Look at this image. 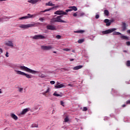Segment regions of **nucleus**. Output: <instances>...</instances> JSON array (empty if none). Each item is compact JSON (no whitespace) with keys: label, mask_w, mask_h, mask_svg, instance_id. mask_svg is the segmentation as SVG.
I'll return each mask as SVG.
<instances>
[{"label":"nucleus","mask_w":130,"mask_h":130,"mask_svg":"<svg viewBox=\"0 0 130 130\" xmlns=\"http://www.w3.org/2000/svg\"><path fill=\"white\" fill-rule=\"evenodd\" d=\"M115 31H116V28H113L112 29H107L105 31H102V34H110V33H112V32H113V35H121L120 38L121 39H124L125 40H129V39H128V37L127 36H123L121 33Z\"/></svg>","instance_id":"f257e3e1"},{"label":"nucleus","mask_w":130,"mask_h":130,"mask_svg":"<svg viewBox=\"0 0 130 130\" xmlns=\"http://www.w3.org/2000/svg\"><path fill=\"white\" fill-rule=\"evenodd\" d=\"M39 25H41L40 22H32V24H21L19 26V28H21L22 29H28V28L35 27V26H39Z\"/></svg>","instance_id":"f03ea898"},{"label":"nucleus","mask_w":130,"mask_h":130,"mask_svg":"<svg viewBox=\"0 0 130 130\" xmlns=\"http://www.w3.org/2000/svg\"><path fill=\"white\" fill-rule=\"evenodd\" d=\"M18 68L21 71H25V72L30 73V74H34V75H35V74H37V73H39V72L38 71L33 70L32 69H30V68L26 67L25 66H19L18 67Z\"/></svg>","instance_id":"7ed1b4c3"},{"label":"nucleus","mask_w":130,"mask_h":130,"mask_svg":"<svg viewBox=\"0 0 130 130\" xmlns=\"http://www.w3.org/2000/svg\"><path fill=\"white\" fill-rule=\"evenodd\" d=\"M62 15L58 16L56 17L53 18L51 19V23H55L58 22V23H67V21L61 20Z\"/></svg>","instance_id":"20e7f679"},{"label":"nucleus","mask_w":130,"mask_h":130,"mask_svg":"<svg viewBox=\"0 0 130 130\" xmlns=\"http://www.w3.org/2000/svg\"><path fill=\"white\" fill-rule=\"evenodd\" d=\"M15 73H16L17 75H20L21 76H25L27 79H31L32 75L29 74H27L25 72H22L21 71L14 70Z\"/></svg>","instance_id":"39448f33"},{"label":"nucleus","mask_w":130,"mask_h":130,"mask_svg":"<svg viewBox=\"0 0 130 130\" xmlns=\"http://www.w3.org/2000/svg\"><path fill=\"white\" fill-rule=\"evenodd\" d=\"M37 15H31L30 14H28L27 16H23L22 17H20L19 18V20H25L26 19H31V18H35L36 17Z\"/></svg>","instance_id":"423d86ee"},{"label":"nucleus","mask_w":130,"mask_h":130,"mask_svg":"<svg viewBox=\"0 0 130 130\" xmlns=\"http://www.w3.org/2000/svg\"><path fill=\"white\" fill-rule=\"evenodd\" d=\"M31 38L32 39H35V40H38L39 39H46V37L42 36V35H38L31 37Z\"/></svg>","instance_id":"0eeeda50"},{"label":"nucleus","mask_w":130,"mask_h":130,"mask_svg":"<svg viewBox=\"0 0 130 130\" xmlns=\"http://www.w3.org/2000/svg\"><path fill=\"white\" fill-rule=\"evenodd\" d=\"M53 48V47L50 45H48V46H41V49L42 50H51Z\"/></svg>","instance_id":"6e6552de"},{"label":"nucleus","mask_w":130,"mask_h":130,"mask_svg":"<svg viewBox=\"0 0 130 130\" xmlns=\"http://www.w3.org/2000/svg\"><path fill=\"white\" fill-rule=\"evenodd\" d=\"M67 85L66 83L64 84H59L58 82L57 83V85L55 86L56 89H60V88L66 87Z\"/></svg>","instance_id":"1a4fd4ad"},{"label":"nucleus","mask_w":130,"mask_h":130,"mask_svg":"<svg viewBox=\"0 0 130 130\" xmlns=\"http://www.w3.org/2000/svg\"><path fill=\"white\" fill-rule=\"evenodd\" d=\"M55 15H64L65 16L68 15V13L67 12H64L62 10H58L54 12Z\"/></svg>","instance_id":"9d476101"},{"label":"nucleus","mask_w":130,"mask_h":130,"mask_svg":"<svg viewBox=\"0 0 130 130\" xmlns=\"http://www.w3.org/2000/svg\"><path fill=\"white\" fill-rule=\"evenodd\" d=\"M59 7V6L57 5L54 7H53L51 8H49L48 9H46L44 11H42L40 12V14H41V13H45V12H49V11H51V10H54V9H57V8H58Z\"/></svg>","instance_id":"9b49d317"},{"label":"nucleus","mask_w":130,"mask_h":130,"mask_svg":"<svg viewBox=\"0 0 130 130\" xmlns=\"http://www.w3.org/2000/svg\"><path fill=\"white\" fill-rule=\"evenodd\" d=\"M113 21L112 20H109L108 19H106L104 20V23H106V25L108 26L111 25V23H112Z\"/></svg>","instance_id":"f8f14e48"},{"label":"nucleus","mask_w":130,"mask_h":130,"mask_svg":"<svg viewBox=\"0 0 130 130\" xmlns=\"http://www.w3.org/2000/svg\"><path fill=\"white\" fill-rule=\"evenodd\" d=\"M46 28L47 30H56V28H55V26L52 25H47L46 26Z\"/></svg>","instance_id":"ddd939ff"},{"label":"nucleus","mask_w":130,"mask_h":130,"mask_svg":"<svg viewBox=\"0 0 130 130\" xmlns=\"http://www.w3.org/2000/svg\"><path fill=\"white\" fill-rule=\"evenodd\" d=\"M6 45L7 46H9L10 47H14V44L13 43V41H8L6 43Z\"/></svg>","instance_id":"4468645a"},{"label":"nucleus","mask_w":130,"mask_h":130,"mask_svg":"<svg viewBox=\"0 0 130 130\" xmlns=\"http://www.w3.org/2000/svg\"><path fill=\"white\" fill-rule=\"evenodd\" d=\"M127 27V25H126V23L125 22H122V31H125L126 30V27Z\"/></svg>","instance_id":"2eb2a0df"},{"label":"nucleus","mask_w":130,"mask_h":130,"mask_svg":"<svg viewBox=\"0 0 130 130\" xmlns=\"http://www.w3.org/2000/svg\"><path fill=\"white\" fill-rule=\"evenodd\" d=\"M30 111V108H29L24 109L21 112V114H22V115L25 114V113H27V112H28V111Z\"/></svg>","instance_id":"dca6fc26"},{"label":"nucleus","mask_w":130,"mask_h":130,"mask_svg":"<svg viewBox=\"0 0 130 130\" xmlns=\"http://www.w3.org/2000/svg\"><path fill=\"white\" fill-rule=\"evenodd\" d=\"M82 68H83V66L80 65V66H76V67H74L73 70L74 71H77L78 70H80V69H82Z\"/></svg>","instance_id":"f3484780"},{"label":"nucleus","mask_w":130,"mask_h":130,"mask_svg":"<svg viewBox=\"0 0 130 130\" xmlns=\"http://www.w3.org/2000/svg\"><path fill=\"white\" fill-rule=\"evenodd\" d=\"M28 3H30V4H33L34 5L38 3V0H29L28 1Z\"/></svg>","instance_id":"a211bd4d"},{"label":"nucleus","mask_w":130,"mask_h":130,"mask_svg":"<svg viewBox=\"0 0 130 130\" xmlns=\"http://www.w3.org/2000/svg\"><path fill=\"white\" fill-rule=\"evenodd\" d=\"M50 88L49 87H47V90L45 91L44 92L42 93L43 95H45V94H47L50 93Z\"/></svg>","instance_id":"6ab92c4d"},{"label":"nucleus","mask_w":130,"mask_h":130,"mask_svg":"<svg viewBox=\"0 0 130 130\" xmlns=\"http://www.w3.org/2000/svg\"><path fill=\"white\" fill-rule=\"evenodd\" d=\"M39 77L42 79H43V78H46V75L42 74V72H41L39 74Z\"/></svg>","instance_id":"aec40b11"},{"label":"nucleus","mask_w":130,"mask_h":130,"mask_svg":"<svg viewBox=\"0 0 130 130\" xmlns=\"http://www.w3.org/2000/svg\"><path fill=\"white\" fill-rule=\"evenodd\" d=\"M11 117L15 120H18V116H17V115H16L15 114H12Z\"/></svg>","instance_id":"412c9836"},{"label":"nucleus","mask_w":130,"mask_h":130,"mask_svg":"<svg viewBox=\"0 0 130 130\" xmlns=\"http://www.w3.org/2000/svg\"><path fill=\"white\" fill-rule=\"evenodd\" d=\"M69 9H71L72 11H78V8L76 6H71L69 7Z\"/></svg>","instance_id":"4be33fe9"},{"label":"nucleus","mask_w":130,"mask_h":130,"mask_svg":"<svg viewBox=\"0 0 130 130\" xmlns=\"http://www.w3.org/2000/svg\"><path fill=\"white\" fill-rule=\"evenodd\" d=\"M46 6H49V7H52L53 6H55V4H52V3L50 1L47 3H46Z\"/></svg>","instance_id":"5701e85b"},{"label":"nucleus","mask_w":130,"mask_h":130,"mask_svg":"<svg viewBox=\"0 0 130 130\" xmlns=\"http://www.w3.org/2000/svg\"><path fill=\"white\" fill-rule=\"evenodd\" d=\"M57 92L55 91L54 93L53 94V95L54 96H55L56 97H61V95L58 94V93H56Z\"/></svg>","instance_id":"b1692460"},{"label":"nucleus","mask_w":130,"mask_h":130,"mask_svg":"<svg viewBox=\"0 0 130 130\" xmlns=\"http://www.w3.org/2000/svg\"><path fill=\"white\" fill-rule=\"evenodd\" d=\"M74 33H84V32H85V30H80L74 31Z\"/></svg>","instance_id":"393cba45"},{"label":"nucleus","mask_w":130,"mask_h":130,"mask_svg":"<svg viewBox=\"0 0 130 130\" xmlns=\"http://www.w3.org/2000/svg\"><path fill=\"white\" fill-rule=\"evenodd\" d=\"M70 120V119H69L68 116H66L64 119V122H68Z\"/></svg>","instance_id":"a878e982"},{"label":"nucleus","mask_w":130,"mask_h":130,"mask_svg":"<svg viewBox=\"0 0 130 130\" xmlns=\"http://www.w3.org/2000/svg\"><path fill=\"white\" fill-rule=\"evenodd\" d=\"M104 14L106 16H108L109 15V12L108 11V10H106L104 11Z\"/></svg>","instance_id":"bb28decb"},{"label":"nucleus","mask_w":130,"mask_h":130,"mask_svg":"<svg viewBox=\"0 0 130 130\" xmlns=\"http://www.w3.org/2000/svg\"><path fill=\"white\" fill-rule=\"evenodd\" d=\"M51 93L50 92L48 93L47 94H44V96L45 97H50Z\"/></svg>","instance_id":"cd10ccee"},{"label":"nucleus","mask_w":130,"mask_h":130,"mask_svg":"<svg viewBox=\"0 0 130 130\" xmlns=\"http://www.w3.org/2000/svg\"><path fill=\"white\" fill-rule=\"evenodd\" d=\"M23 88H21V87H18V91L20 92V93H23Z\"/></svg>","instance_id":"c85d7f7f"},{"label":"nucleus","mask_w":130,"mask_h":130,"mask_svg":"<svg viewBox=\"0 0 130 130\" xmlns=\"http://www.w3.org/2000/svg\"><path fill=\"white\" fill-rule=\"evenodd\" d=\"M30 127H38V125H37V124H35V123H34V124H32L30 126Z\"/></svg>","instance_id":"c756f323"},{"label":"nucleus","mask_w":130,"mask_h":130,"mask_svg":"<svg viewBox=\"0 0 130 130\" xmlns=\"http://www.w3.org/2000/svg\"><path fill=\"white\" fill-rule=\"evenodd\" d=\"M84 39H79L78 41V43H83V42H84Z\"/></svg>","instance_id":"7c9ffc66"},{"label":"nucleus","mask_w":130,"mask_h":130,"mask_svg":"<svg viewBox=\"0 0 130 130\" xmlns=\"http://www.w3.org/2000/svg\"><path fill=\"white\" fill-rule=\"evenodd\" d=\"M126 65L127 67H130V61L128 60L126 61Z\"/></svg>","instance_id":"2f4dec72"},{"label":"nucleus","mask_w":130,"mask_h":130,"mask_svg":"<svg viewBox=\"0 0 130 130\" xmlns=\"http://www.w3.org/2000/svg\"><path fill=\"white\" fill-rule=\"evenodd\" d=\"M45 19H44V18L43 17H41L39 18V21H41V22H43L44 21H45Z\"/></svg>","instance_id":"473e14b6"},{"label":"nucleus","mask_w":130,"mask_h":130,"mask_svg":"<svg viewBox=\"0 0 130 130\" xmlns=\"http://www.w3.org/2000/svg\"><path fill=\"white\" fill-rule=\"evenodd\" d=\"M72 11H73V10L71 9V8H70V9H67L66 10V13H69V12H72Z\"/></svg>","instance_id":"72a5a7b5"},{"label":"nucleus","mask_w":130,"mask_h":130,"mask_svg":"<svg viewBox=\"0 0 130 130\" xmlns=\"http://www.w3.org/2000/svg\"><path fill=\"white\" fill-rule=\"evenodd\" d=\"M56 38H57V39H60V38H61V36L60 35H57L56 36Z\"/></svg>","instance_id":"f704fd0d"},{"label":"nucleus","mask_w":130,"mask_h":130,"mask_svg":"<svg viewBox=\"0 0 130 130\" xmlns=\"http://www.w3.org/2000/svg\"><path fill=\"white\" fill-rule=\"evenodd\" d=\"M62 70H63L64 71H70V68H62Z\"/></svg>","instance_id":"c9c22d12"},{"label":"nucleus","mask_w":130,"mask_h":130,"mask_svg":"<svg viewBox=\"0 0 130 130\" xmlns=\"http://www.w3.org/2000/svg\"><path fill=\"white\" fill-rule=\"evenodd\" d=\"M50 83L51 85H54V84H55V82L54 81H51Z\"/></svg>","instance_id":"e433bc0d"},{"label":"nucleus","mask_w":130,"mask_h":130,"mask_svg":"<svg viewBox=\"0 0 130 130\" xmlns=\"http://www.w3.org/2000/svg\"><path fill=\"white\" fill-rule=\"evenodd\" d=\"M77 13H78V12H76V13H74V14H73V17H77V16H78Z\"/></svg>","instance_id":"4c0bfd02"},{"label":"nucleus","mask_w":130,"mask_h":130,"mask_svg":"<svg viewBox=\"0 0 130 130\" xmlns=\"http://www.w3.org/2000/svg\"><path fill=\"white\" fill-rule=\"evenodd\" d=\"M60 104L62 105V106H64V102L63 101H60Z\"/></svg>","instance_id":"58836bf2"},{"label":"nucleus","mask_w":130,"mask_h":130,"mask_svg":"<svg viewBox=\"0 0 130 130\" xmlns=\"http://www.w3.org/2000/svg\"><path fill=\"white\" fill-rule=\"evenodd\" d=\"M87 110H88V109L87 108V107L83 108V111H87Z\"/></svg>","instance_id":"ea45409f"},{"label":"nucleus","mask_w":130,"mask_h":130,"mask_svg":"<svg viewBox=\"0 0 130 130\" xmlns=\"http://www.w3.org/2000/svg\"><path fill=\"white\" fill-rule=\"evenodd\" d=\"M63 50L65 51H70V49L64 48V49H63Z\"/></svg>","instance_id":"a19ab883"},{"label":"nucleus","mask_w":130,"mask_h":130,"mask_svg":"<svg viewBox=\"0 0 130 130\" xmlns=\"http://www.w3.org/2000/svg\"><path fill=\"white\" fill-rule=\"evenodd\" d=\"M126 45H127V46H129V45H130V42L129 41L126 42Z\"/></svg>","instance_id":"79ce46f5"},{"label":"nucleus","mask_w":130,"mask_h":130,"mask_svg":"<svg viewBox=\"0 0 130 130\" xmlns=\"http://www.w3.org/2000/svg\"><path fill=\"white\" fill-rule=\"evenodd\" d=\"M99 17H100L99 14H96L95 15V19H99Z\"/></svg>","instance_id":"37998d69"},{"label":"nucleus","mask_w":130,"mask_h":130,"mask_svg":"<svg viewBox=\"0 0 130 130\" xmlns=\"http://www.w3.org/2000/svg\"><path fill=\"white\" fill-rule=\"evenodd\" d=\"M5 55H6V57H9V52H6V53Z\"/></svg>","instance_id":"c03bdc74"},{"label":"nucleus","mask_w":130,"mask_h":130,"mask_svg":"<svg viewBox=\"0 0 130 130\" xmlns=\"http://www.w3.org/2000/svg\"><path fill=\"white\" fill-rule=\"evenodd\" d=\"M85 15V13H82L80 14V17H83V16Z\"/></svg>","instance_id":"a18cd8bd"},{"label":"nucleus","mask_w":130,"mask_h":130,"mask_svg":"<svg viewBox=\"0 0 130 130\" xmlns=\"http://www.w3.org/2000/svg\"><path fill=\"white\" fill-rule=\"evenodd\" d=\"M1 53H3V49L2 48H0V54Z\"/></svg>","instance_id":"49530a36"},{"label":"nucleus","mask_w":130,"mask_h":130,"mask_svg":"<svg viewBox=\"0 0 130 130\" xmlns=\"http://www.w3.org/2000/svg\"><path fill=\"white\" fill-rule=\"evenodd\" d=\"M127 104H130V100L126 102Z\"/></svg>","instance_id":"de8ad7c7"},{"label":"nucleus","mask_w":130,"mask_h":130,"mask_svg":"<svg viewBox=\"0 0 130 130\" xmlns=\"http://www.w3.org/2000/svg\"><path fill=\"white\" fill-rule=\"evenodd\" d=\"M127 33L130 34V29L127 30Z\"/></svg>","instance_id":"09e8293b"},{"label":"nucleus","mask_w":130,"mask_h":130,"mask_svg":"<svg viewBox=\"0 0 130 130\" xmlns=\"http://www.w3.org/2000/svg\"><path fill=\"white\" fill-rule=\"evenodd\" d=\"M68 86H69L70 87H73V85H72L71 84H69Z\"/></svg>","instance_id":"8fccbe9b"},{"label":"nucleus","mask_w":130,"mask_h":130,"mask_svg":"<svg viewBox=\"0 0 130 130\" xmlns=\"http://www.w3.org/2000/svg\"><path fill=\"white\" fill-rule=\"evenodd\" d=\"M70 61H74V60H75L74 59H71L70 60Z\"/></svg>","instance_id":"3c124183"},{"label":"nucleus","mask_w":130,"mask_h":130,"mask_svg":"<svg viewBox=\"0 0 130 130\" xmlns=\"http://www.w3.org/2000/svg\"><path fill=\"white\" fill-rule=\"evenodd\" d=\"M75 119H76V120L77 122L79 121V119L76 118Z\"/></svg>","instance_id":"603ef678"},{"label":"nucleus","mask_w":130,"mask_h":130,"mask_svg":"<svg viewBox=\"0 0 130 130\" xmlns=\"http://www.w3.org/2000/svg\"><path fill=\"white\" fill-rule=\"evenodd\" d=\"M122 107H125V105H123Z\"/></svg>","instance_id":"864d4df0"},{"label":"nucleus","mask_w":130,"mask_h":130,"mask_svg":"<svg viewBox=\"0 0 130 130\" xmlns=\"http://www.w3.org/2000/svg\"><path fill=\"white\" fill-rule=\"evenodd\" d=\"M123 52H127L126 50H124Z\"/></svg>","instance_id":"5fc2aeb1"},{"label":"nucleus","mask_w":130,"mask_h":130,"mask_svg":"<svg viewBox=\"0 0 130 130\" xmlns=\"http://www.w3.org/2000/svg\"><path fill=\"white\" fill-rule=\"evenodd\" d=\"M53 53H56V51H53Z\"/></svg>","instance_id":"6e6d98bb"},{"label":"nucleus","mask_w":130,"mask_h":130,"mask_svg":"<svg viewBox=\"0 0 130 130\" xmlns=\"http://www.w3.org/2000/svg\"><path fill=\"white\" fill-rule=\"evenodd\" d=\"M126 84H130L129 82H126Z\"/></svg>","instance_id":"4d7b16f0"},{"label":"nucleus","mask_w":130,"mask_h":130,"mask_svg":"<svg viewBox=\"0 0 130 130\" xmlns=\"http://www.w3.org/2000/svg\"><path fill=\"white\" fill-rule=\"evenodd\" d=\"M0 94H2V91H0Z\"/></svg>","instance_id":"13d9d810"},{"label":"nucleus","mask_w":130,"mask_h":130,"mask_svg":"<svg viewBox=\"0 0 130 130\" xmlns=\"http://www.w3.org/2000/svg\"><path fill=\"white\" fill-rule=\"evenodd\" d=\"M36 109H38V108H36Z\"/></svg>","instance_id":"bf43d9fd"},{"label":"nucleus","mask_w":130,"mask_h":130,"mask_svg":"<svg viewBox=\"0 0 130 130\" xmlns=\"http://www.w3.org/2000/svg\"><path fill=\"white\" fill-rule=\"evenodd\" d=\"M36 109H38V108H36Z\"/></svg>","instance_id":"052dcab7"},{"label":"nucleus","mask_w":130,"mask_h":130,"mask_svg":"<svg viewBox=\"0 0 130 130\" xmlns=\"http://www.w3.org/2000/svg\"><path fill=\"white\" fill-rule=\"evenodd\" d=\"M55 1H59V0H55Z\"/></svg>","instance_id":"680f3d73"}]
</instances>
